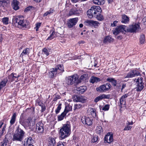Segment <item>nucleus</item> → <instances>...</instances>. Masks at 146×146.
Returning a JSON list of instances; mask_svg holds the SVG:
<instances>
[{"label":"nucleus","instance_id":"nucleus-1","mask_svg":"<svg viewBox=\"0 0 146 146\" xmlns=\"http://www.w3.org/2000/svg\"><path fill=\"white\" fill-rule=\"evenodd\" d=\"M102 10L98 6H93L87 11V16L90 18L94 17L100 21L104 19L103 16L101 14Z\"/></svg>","mask_w":146,"mask_h":146},{"label":"nucleus","instance_id":"nucleus-2","mask_svg":"<svg viewBox=\"0 0 146 146\" xmlns=\"http://www.w3.org/2000/svg\"><path fill=\"white\" fill-rule=\"evenodd\" d=\"M25 134L24 131L19 125L17 127L15 133L13 135V141L21 142L23 140Z\"/></svg>","mask_w":146,"mask_h":146},{"label":"nucleus","instance_id":"nucleus-3","mask_svg":"<svg viewBox=\"0 0 146 146\" xmlns=\"http://www.w3.org/2000/svg\"><path fill=\"white\" fill-rule=\"evenodd\" d=\"M135 89L138 92H141L144 88L143 78H138L135 79Z\"/></svg>","mask_w":146,"mask_h":146},{"label":"nucleus","instance_id":"nucleus-4","mask_svg":"<svg viewBox=\"0 0 146 146\" xmlns=\"http://www.w3.org/2000/svg\"><path fill=\"white\" fill-rule=\"evenodd\" d=\"M15 23L18 25L22 26L23 27H27L29 23L27 21H24L23 17H21L20 16H18L15 19Z\"/></svg>","mask_w":146,"mask_h":146},{"label":"nucleus","instance_id":"nucleus-5","mask_svg":"<svg viewBox=\"0 0 146 146\" xmlns=\"http://www.w3.org/2000/svg\"><path fill=\"white\" fill-rule=\"evenodd\" d=\"M33 118L29 117L27 119V120L24 122L20 121V123L22 125L25 129H31L34 125L32 121Z\"/></svg>","mask_w":146,"mask_h":146},{"label":"nucleus","instance_id":"nucleus-6","mask_svg":"<svg viewBox=\"0 0 146 146\" xmlns=\"http://www.w3.org/2000/svg\"><path fill=\"white\" fill-rule=\"evenodd\" d=\"M140 27L139 24L133 23L130 25L129 27H127V32L136 33L139 30Z\"/></svg>","mask_w":146,"mask_h":146},{"label":"nucleus","instance_id":"nucleus-7","mask_svg":"<svg viewBox=\"0 0 146 146\" xmlns=\"http://www.w3.org/2000/svg\"><path fill=\"white\" fill-rule=\"evenodd\" d=\"M111 87V86L110 84L106 83L97 88L96 90L98 92H103L108 91Z\"/></svg>","mask_w":146,"mask_h":146},{"label":"nucleus","instance_id":"nucleus-8","mask_svg":"<svg viewBox=\"0 0 146 146\" xmlns=\"http://www.w3.org/2000/svg\"><path fill=\"white\" fill-rule=\"evenodd\" d=\"M140 75H141V74L139 71L136 70H133L130 71L127 74L126 76H124V78H131Z\"/></svg>","mask_w":146,"mask_h":146},{"label":"nucleus","instance_id":"nucleus-9","mask_svg":"<svg viewBox=\"0 0 146 146\" xmlns=\"http://www.w3.org/2000/svg\"><path fill=\"white\" fill-rule=\"evenodd\" d=\"M126 26L124 25H121L117 27L115 30L113 31V33L114 35H117L119 33L123 32L124 31L127 32L126 31Z\"/></svg>","mask_w":146,"mask_h":146},{"label":"nucleus","instance_id":"nucleus-10","mask_svg":"<svg viewBox=\"0 0 146 146\" xmlns=\"http://www.w3.org/2000/svg\"><path fill=\"white\" fill-rule=\"evenodd\" d=\"M78 21V17L69 19L67 22V25L68 27L71 28L76 25Z\"/></svg>","mask_w":146,"mask_h":146},{"label":"nucleus","instance_id":"nucleus-11","mask_svg":"<svg viewBox=\"0 0 146 146\" xmlns=\"http://www.w3.org/2000/svg\"><path fill=\"white\" fill-rule=\"evenodd\" d=\"M60 130L70 133L71 125L70 122L67 121L65 124L63 125L62 127Z\"/></svg>","mask_w":146,"mask_h":146},{"label":"nucleus","instance_id":"nucleus-12","mask_svg":"<svg viewBox=\"0 0 146 146\" xmlns=\"http://www.w3.org/2000/svg\"><path fill=\"white\" fill-rule=\"evenodd\" d=\"M81 120L83 124L88 126H90L92 124L93 119L89 117H82Z\"/></svg>","mask_w":146,"mask_h":146},{"label":"nucleus","instance_id":"nucleus-13","mask_svg":"<svg viewBox=\"0 0 146 146\" xmlns=\"http://www.w3.org/2000/svg\"><path fill=\"white\" fill-rule=\"evenodd\" d=\"M81 11L76 7H74L70 10L68 13V15L71 16L73 15L79 14L81 13Z\"/></svg>","mask_w":146,"mask_h":146},{"label":"nucleus","instance_id":"nucleus-14","mask_svg":"<svg viewBox=\"0 0 146 146\" xmlns=\"http://www.w3.org/2000/svg\"><path fill=\"white\" fill-rule=\"evenodd\" d=\"M113 135L112 134H111L110 133H108L104 138V142L110 143L113 141Z\"/></svg>","mask_w":146,"mask_h":146},{"label":"nucleus","instance_id":"nucleus-15","mask_svg":"<svg viewBox=\"0 0 146 146\" xmlns=\"http://www.w3.org/2000/svg\"><path fill=\"white\" fill-rule=\"evenodd\" d=\"M20 76L19 75H17L16 73H13L9 75L8 78L9 80V81L11 82L15 80V79H16L17 80H16L15 81L17 82L18 78Z\"/></svg>","mask_w":146,"mask_h":146},{"label":"nucleus","instance_id":"nucleus-16","mask_svg":"<svg viewBox=\"0 0 146 146\" xmlns=\"http://www.w3.org/2000/svg\"><path fill=\"white\" fill-rule=\"evenodd\" d=\"M36 129L38 133H43L44 131V124L41 122L38 123L36 126Z\"/></svg>","mask_w":146,"mask_h":146},{"label":"nucleus","instance_id":"nucleus-17","mask_svg":"<svg viewBox=\"0 0 146 146\" xmlns=\"http://www.w3.org/2000/svg\"><path fill=\"white\" fill-rule=\"evenodd\" d=\"M110 95H106L104 94H103L96 97L94 100V101L95 103H97L99 101L103 99H108L110 98Z\"/></svg>","mask_w":146,"mask_h":146},{"label":"nucleus","instance_id":"nucleus-18","mask_svg":"<svg viewBox=\"0 0 146 146\" xmlns=\"http://www.w3.org/2000/svg\"><path fill=\"white\" fill-rule=\"evenodd\" d=\"M75 78H76V76L75 75L69 76L66 80L67 84L69 85H71L74 83H76L75 81Z\"/></svg>","mask_w":146,"mask_h":146},{"label":"nucleus","instance_id":"nucleus-19","mask_svg":"<svg viewBox=\"0 0 146 146\" xmlns=\"http://www.w3.org/2000/svg\"><path fill=\"white\" fill-rule=\"evenodd\" d=\"M58 72L55 68H52L49 72V76L50 77L52 78L58 74Z\"/></svg>","mask_w":146,"mask_h":146},{"label":"nucleus","instance_id":"nucleus-20","mask_svg":"<svg viewBox=\"0 0 146 146\" xmlns=\"http://www.w3.org/2000/svg\"><path fill=\"white\" fill-rule=\"evenodd\" d=\"M129 96V93H128L121 96L120 99V105H125L126 98Z\"/></svg>","mask_w":146,"mask_h":146},{"label":"nucleus","instance_id":"nucleus-21","mask_svg":"<svg viewBox=\"0 0 146 146\" xmlns=\"http://www.w3.org/2000/svg\"><path fill=\"white\" fill-rule=\"evenodd\" d=\"M86 23L90 26H93L95 28H97L100 25L98 21L93 20L87 21Z\"/></svg>","mask_w":146,"mask_h":146},{"label":"nucleus","instance_id":"nucleus-22","mask_svg":"<svg viewBox=\"0 0 146 146\" xmlns=\"http://www.w3.org/2000/svg\"><path fill=\"white\" fill-rule=\"evenodd\" d=\"M19 2L17 0H13L11 4L13 9L15 10H17L19 9Z\"/></svg>","mask_w":146,"mask_h":146},{"label":"nucleus","instance_id":"nucleus-23","mask_svg":"<svg viewBox=\"0 0 146 146\" xmlns=\"http://www.w3.org/2000/svg\"><path fill=\"white\" fill-rule=\"evenodd\" d=\"M70 133H68L64 131H61L60 130V137L62 139H64L68 137Z\"/></svg>","mask_w":146,"mask_h":146},{"label":"nucleus","instance_id":"nucleus-24","mask_svg":"<svg viewBox=\"0 0 146 146\" xmlns=\"http://www.w3.org/2000/svg\"><path fill=\"white\" fill-rule=\"evenodd\" d=\"M75 80L77 84L81 82L82 81L84 82L86 80V78L85 77L84 75H82L79 79L78 78L77 76H76V78H75Z\"/></svg>","mask_w":146,"mask_h":146},{"label":"nucleus","instance_id":"nucleus-25","mask_svg":"<svg viewBox=\"0 0 146 146\" xmlns=\"http://www.w3.org/2000/svg\"><path fill=\"white\" fill-rule=\"evenodd\" d=\"M87 89V87L86 86H82L77 88V90L80 94L84 93Z\"/></svg>","mask_w":146,"mask_h":146},{"label":"nucleus","instance_id":"nucleus-26","mask_svg":"<svg viewBox=\"0 0 146 146\" xmlns=\"http://www.w3.org/2000/svg\"><path fill=\"white\" fill-rule=\"evenodd\" d=\"M55 143V139L53 137H49L48 139V146H54Z\"/></svg>","mask_w":146,"mask_h":146},{"label":"nucleus","instance_id":"nucleus-27","mask_svg":"<svg viewBox=\"0 0 146 146\" xmlns=\"http://www.w3.org/2000/svg\"><path fill=\"white\" fill-rule=\"evenodd\" d=\"M10 2L9 0H2L0 1V5L4 7L8 6Z\"/></svg>","mask_w":146,"mask_h":146},{"label":"nucleus","instance_id":"nucleus-28","mask_svg":"<svg viewBox=\"0 0 146 146\" xmlns=\"http://www.w3.org/2000/svg\"><path fill=\"white\" fill-rule=\"evenodd\" d=\"M129 19L128 17L125 15L122 16L121 23H128L129 22Z\"/></svg>","mask_w":146,"mask_h":146},{"label":"nucleus","instance_id":"nucleus-29","mask_svg":"<svg viewBox=\"0 0 146 146\" xmlns=\"http://www.w3.org/2000/svg\"><path fill=\"white\" fill-rule=\"evenodd\" d=\"M51 32L52 33L50 34V36L47 39V40H51L55 37L56 33V32H55L54 31V30L52 29L50 31V33H51Z\"/></svg>","mask_w":146,"mask_h":146},{"label":"nucleus","instance_id":"nucleus-30","mask_svg":"<svg viewBox=\"0 0 146 146\" xmlns=\"http://www.w3.org/2000/svg\"><path fill=\"white\" fill-rule=\"evenodd\" d=\"M57 71H58V74H61L64 71V67L63 65H58L55 68Z\"/></svg>","mask_w":146,"mask_h":146},{"label":"nucleus","instance_id":"nucleus-31","mask_svg":"<svg viewBox=\"0 0 146 146\" xmlns=\"http://www.w3.org/2000/svg\"><path fill=\"white\" fill-rule=\"evenodd\" d=\"M30 52V49L29 48H26L24 49L21 54L20 56L23 58L26 55H29Z\"/></svg>","mask_w":146,"mask_h":146},{"label":"nucleus","instance_id":"nucleus-32","mask_svg":"<svg viewBox=\"0 0 146 146\" xmlns=\"http://www.w3.org/2000/svg\"><path fill=\"white\" fill-rule=\"evenodd\" d=\"M100 81V79L94 76L91 77L90 82V83H94L95 82H97Z\"/></svg>","mask_w":146,"mask_h":146},{"label":"nucleus","instance_id":"nucleus-33","mask_svg":"<svg viewBox=\"0 0 146 146\" xmlns=\"http://www.w3.org/2000/svg\"><path fill=\"white\" fill-rule=\"evenodd\" d=\"M106 80L109 82H111L113 86H116L117 83V81L114 78H109L107 79Z\"/></svg>","mask_w":146,"mask_h":146},{"label":"nucleus","instance_id":"nucleus-34","mask_svg":"<svg viewBox=\"0 0 146 146\" xmlns=\"http://www.w3.org/2000/svg\"><path fill=\"white\" fill-rule=\"evenodd\" d=\"M113 41V39L110 36H106L104 38L103 40V42L104 43H106L108 42H110Z\"/></svg>","mask_w":146,"mask_h":146},{"label":"nucleus","instance_id":"nucleus-35","mask_svg":"<svg viewBox=\"0 0 146 146\" xmlns=\"http://www.w3.org/2000/svg\"><path fill=\"white\" fill-rule=\"evenodd\" d=\"M7 82V78H5L4 79L0 82V90L3 87L6 86Z\"/></svg>","mask_w":146,"mask_h":146},{"label":"nucleus","instance_id":"nucleus-36","mask_svg":"<svg viewBox=\"0 0 146 146\" xmlns=\"http://www.w3.org/2000/svg\"><path fill=\"white\" fill-rule=\"evenodd\" d=\"M93 2L96 4L102 5L105 3V1L104 0H93Z\"/></svg>","mask_w":146,"mask_h":146},{"label":"nucleus","instance_id":"nucleus-37","mask_svg":"<svg viewBox=\"0 0 146 146\" xmlns=\"http://www.w3.org/2000/svg\"><path fill=\"white\" fill-rule=\"evenodd\" d=\"M72 106L68 105L66 106L65 108L64 112H65L66 114H67L69 111H71L72 110Z\"/></svg>","mask_w":146,"mask_h":146},{"label":"nucleus","instance_id":"nucleus-38","mask_svg":"<svg viewBox=\"0 0 146 146\" xmlns=\"http://www.w3.org/2000/svg\"><path fill=\"white\" fill-rule=\"evenodd\" d=\"M16 113H14L13 114L10 121V123L11 125H13L15 123L16 121Z\"/></svg>","mask_w":146,"mask_h":146},{"label":"nucleus","instance_id":"nucleus-39","mask_svg":"<svg viewBox=\"0 0 146 146\" xmlns=\"http://www.w3.org/2000/svg\"><path fill=\"white\" fill-rule=\"evenodd\" d=\"M90 115L93 117H95L96 116V110L95 109L91 108L90 110Z\"/></svg>","mask_w":146,"mask_h":146},{"label":"nucleus","instance_id":"nucleus-40","mask_svg":"<svg viewBox=\"0 0 146 146\" xmlns=\"http://www.w3.org/2000/svg\"><path fill=\"white\" fill-rule=\"evenodd\" d=\"M140 42L141 44H144L145 42V36L144 34H141L140 38Z\"/></svg>","mask_w":146,"mask_h":146},{"label":"nucleus","instance_id":"nucleus-41","mask_svg":"<svg viewBox=\"0 0 146 146\" xmlns=\"http://www.w3.org/2000/svg\"><path fill=\"white\" fill-rule=\"evenodd\" d=\"M96 131L97 133L100 135L103 133V129L102 127L100 126L96 127Z\"/></svg>","mask_w":146,"mask_h":146},{"label":"nucleus","instance_id":"nucleus-42","mask_svg":"<svg viewBox=\"0 0 146 146\" xmlns=\"http://www.w3.org/2000/svg\"><path fill=\"white\" fill-rule=\"evenodd\" d=\"M66 114L65 113V112H63L60 115L58 116V121H60L62 120Z\"/></svg>","mask_w":146,"mask_h":146},{"label":"nucleus","instance_id":"nucleus-43","mask_svg":"<svg viewBox=\"0 0 146 146\" xmlns=\"http://www.w3.org/2000/svg\"><path fill=\"white\" fill-rule=\"evenodd\" d=\"M3 23L5 25H7L9 23V18L7 17H4L2 19Z\"/></svg>","mask_w":146,"mask_h":146},{"label":"nucleus","instance_id":"nucleus-44","mask_svg":"<svg viewBox=\"0 0 146 146\" xmlns=\"http://www.w3.org/2000/svg\"><path fill=\"white\" fill-rule=\"evenodd\" d=\"M82 107V105L79 103H78L74 105V110H75L76 109H79L80 108Z\"/></svg>","mask_w":146,"mask_h":146},{"label":"nucleus","instance_id":"nucleus-45","mask_svg":"<svg viewBox=\"0 0 146 146\" xmlns=\"http://www.w3.org/2000/svg\"><path fill=\"white\" fill-rule=\"evenodd\" d=\"M33 141V139H32L31 137H29L27 138V140L26 142V144L30 145L32 143Z\"/></svg>","mask_w":146,"mask_h":146},{"label":"nucleus","instance_id":"nucleus-46","mask_svg":"<svg viewBox=\"0 0 146 146\" xmlns=\"http://www.w3.org/2000/svg\"><path fill=\"white\" fill-rule=\"evenodd\" d=\"M61 105L62 104H59L58 105L56 109L55 110V112L56 114H58V113L60 112V111L61 108Z\"/></svg>","mask_w":146,"mask_h":146},{"label":"nucleus","instance_id":"nucleus-47","mask_svg":"<svg viewBox=\"0 0 146 146\" xmlns=\"http://www.w3.org/2000/svg\"><path fill=\"white\" fill-rule=\"evenodd\" d=\"M126 125L124 129V130H129L132 127V126H130L127 123H126Z\"/></svg>","mask_w":146,"mask_h":146},{"label":"nucleus","instance_id":"nucleus-48","mask_svg":"<svg viewBox=\"0 0 146 146\" xmlns=\"http://www.w3.org/2000/svg\"><path fill=\"white\" fill-rule=\"evenodd\" d=\"M49 49L48 50L46 48H44L42 50V52L44 54H46V56H48L49 54Z\"/></svg>","mask_w":146,"mask_h":146},{"label":"nucleus","instance_id":"nucleus-49","mask_svg":"<svg viewBox=\"0 0 146 146\" xmlns=\"http://www.w3.org/2000/svg\"><path fill=\"white\" fill-rule=\"evenodd\" d=\"M5 126H4L1 130H0V139L4 135V132L5 130Z\"/></svg>","mask_w":146,"mask_h":146},{"label":"nucleus","instance_id":"nucleus-50","mask_svg":"<svg viewBox=\"0 0 146 146\" xmlns=\"http://www.w3.org/2000/svg\"><path fill=\"white\" fill-rule=\"evenodd\" d=\"M110 108V106L108 104L106 105L102 109V110L104 111H108L109 110Z\"/></svg>","mask_w":146,"mask_h":146},{"label":"nucleus","instance_id":"nucleus-51","mask_svg":"<svg viewBox=\"0 0 146 146\" xmlns=\"http://www.w3.org/2000/svg\"><path fill=\"white\" fill-rule=\"evenodd\" d=\"M54 11V10L52 9H50L49 10L47 11L44 14V15L47 16L48 15L52 13Z\"/></svg>","mask_w":146,"mask_h":146},{"label":"nucleus","instance_id":"nucleus-52","mask_svg":"<svg viewBox=\"0 0 146 146\" xmlns=\"http://www.w3.org/2000/svg\"><path fill=\"white\" fill-rule=\"evenodd\" d=\"M7 143V141L5 139L1 143L0 146H6Z\"/></svg>","mask_w":146,"mask_h":146},{"label":"nucleus","instance_id":"nucleus-53","mask_svg":"<svg viewBox=\"0 0 146 146\" xmlns=\"http://www.w3.org/2000/svg\"><path fill=\"white\" fill-rule=\"evenodd\" d=\"M78 99L79 100L78 102H81L82 103H84L86 102V100L85 99L83 98L82 97L79 96Z\"/></svg>","mask_w":146,"mask_h":146},{"label":"nucleus","instance_id":"nucleus-54","mask_svg":"<svg viewBox=\"0 0 146 146\" xmlns=\"http://www.w3.org/2000/svg\"><path fill=\"white\" fill-rule=\"evenodd\" d=\"M41 24V23H38L36 24V27L35 28V29H36V31H38V29L40 27Z\"/></svg>","mask_w":146,"mask_h":146},{"label":"nucleus","instance_id":"nucleus-55","mask_svg":"<svg viewBox=\"0 0 146 146\" xmlns=\"http://www.w3.org/2000/svg\"><path fill=\"white\" fill-rule=\"evenodd\" d=\"M79 96H74L73 98V101L74 102H78V101Z\"/></svg>","mask_w":146,"mask_h":146},{"label":"nucleus","instance_id":"nucleus-56","mask_svg":"<svg viewBox=\"0 0 146 146\" xmlns=\"http://www.w3.org/2000/svg\"><path fill=\"white\" fill-rule=\"evenodd\" d=\"M98 138L97 137H94L93 138L92 141L94 143L97 142L98 141Z\"/></svg>","mask_w":146,"mask_h":146},{"label":"nucleus","instance_id":"nucleus-57","mask_svg":"<svg viewBox=\"0 0 146 146\" xmlns=\"http://www.w3.org/2000/svg\"><path fill=\"white\" fill-rule=\"evenodd\" d=\"M36 103L38 105L40 106H42L44 104L43 103L40 101H39L38 100H37L36 101Z\"/></svg>","mask_w":146,"mask_h":146},{"label":"nucleus","instance_id":"nucleus-58","mask_svg":"<svg viewBox=\"0 0 146 146\" xmlns=\"http://www.w3.org/2000/svg\"><path fill=\"white\" fill-rule=\"evenodd\" d=\"M118 21H113V23L111 24V26L112 27H115L116 25V24L117 23Z\"/></svg>","mask_w":146,"mask_h":146},{"label":"nucleus","instance_id":"nucleus-59","mask_svg":"<svg viewBox=\"0 0 146 146\" xmlns=\"http://www.w3.org/2000/svg\"><path fill=\"white\" fill-rule=\"evenodd\" d=\"M41 110L42 112L44 111L46 107L45 105L44 104L43 105L41 106Z\"/></svg>","mask_w":146,"mask_h":146},{"label":"nucleus","instance_id":"nucleus-60","mask_svg":"<svg viewBox=\"0 0 146 146\" xmlns=\"http://www.w3.org/2000/svg\"><path fill=\"white\" fill-rule=\"evenodd\" d=\"M57 146H64V145L61 142H59L58 143Z\"/></svg>","mask_w":146,"mask_h":146},{"label":"nucleus","instance_id":"nucleus-61","mask_svg":"<svg viewBox=\"0 0 146 146\" xmlns=\"http://www.w3.org/2000/svg\"><path fill=\"white\" fill-rule=\"evenodd\" d=\"M31 7H28L25 9V11H26L27 12L28 11H30V10L31 9Z\"/></svg>","mask_w":146,"mask_h":146},{"label":"nucleus","instance_id":"nucleus-62","mask_svg":"<svg viewBox=\"0 0 146 146\" xmlns=\"http://www.w3.org/2000/svg\"><path fill=\"white\" fill-rule=\"evenodd\" d=\"M126 86V84H123L122 86L121 91H122Z\"/></svg>","mask_w":146,"mask_h":146},{"label":"nucleus","instance_id":"nucleus-63","mask_svg":"<svg viewBox=\"0 0 146 146\" xmlns=\"http://www.w3.org/2000/svg\"><path fill=\"white\" fill-rule=\"evenodd\" d=\"M36 3H39L41 2L42 0H33Z\"/></svg>","mask_w":146,"mask_h":146},{"label":"nucleus","instance_id":"nucleus-64","mask_svg":"<svg viewBox=\"0 0 146 146\" xmlns=\"http://www.w3.org/2000/svg\"><path fill=\"white\" fill-rule=\"evenodd\" d=\"M143 21L144 22H146V17H145L143 19Z\"/></svg>","mask_w":146,"mask_h":146}]
</instances>
